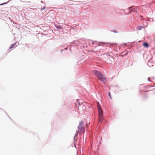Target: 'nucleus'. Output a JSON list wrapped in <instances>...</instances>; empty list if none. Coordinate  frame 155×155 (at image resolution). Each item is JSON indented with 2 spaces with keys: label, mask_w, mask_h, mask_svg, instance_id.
<instances>
[{
  "label": "nucleus",
  "mask_w": 155,
  "mask_h": 155,
  "mask_svg": "<svg viewBox=\"0 0 155 155\" xmlns=\"http://www.w3.org/2000/svg\"><path fill=\"white\" fill-rule=\"evenodd\" d=\"M93 73L99 80H100L102 82L104 81L105 78H104L102 73L97 71H94Z\"/></svg>",
  "instance_id": "obj_1"
},
{
  "label": "nucleus",
  "mask_w": 155,
  "mask_h": 155,
  "mask_svg": "<svg viewBox=\"0 0 155 155\" xmlns=\"http://www.w3.org/2000/svg\"><path fill=\"white\" fill-rule=\"evenodd\" d=\"M83 123L82 122H81L78 127V132L79 133H84L85 131L84 126V125Z\"/></svg>",
  "instance_id": "obj_2"
},
{
  "label": "nucleus",
  "mask_w": 155,
  "mask_h": 155,
  "mask_svg": "<svg viewBox=\"0 0 155 155\" xmlns=\"http://www.w3.org/2000/svg\"><path fill=\"white\" fill-rule=\"evenodd\" d=\"M98 116L99 122H102L104 119L103 115V112H101V113L99 112Z\"/></svg>",
  "instance_id": "obj_3"
},
{
  "label": "nucleus",
  "mask_w": 155,
  "mask_h": 155,
  "mask_svg": "<svg viewBox=\"0 0 155 155\" xmlns=\"http://www.w3.org/2000/svg\"><path fill=\"white\" fill-rule=\"evenodd\" d=\"M97 108L98 110V112H103L102 110L101 109V106L100 105V104L98 102H97Z\"/></svg>",
  "instance_id": "obj_4"
},
{
  "label": "nucleus",
  "mask_w": 155,
  "mask_h": 155,
  "mask_svg": "<svg viewBox=\"0 0 155 155\" xmlns=\"http://www.w3.org/2000/svg\"><path fill=\"white\" fill-rule=\"evenodd\" d=\"M143 46L145 48H147L149 47V45L147 43L145 42L143 44Z\"/></svg>",
  "instance_id": "obj_5"
},
{
  "label": "nucleus",
  "mask_w": 155,
  "mask_h": 155,
  "mask_svg": "<svg viewBox=\"0 0 155 155\" xmlns=\"http://www.w3.org/2000/svg\"><path fill=\"white\" fill-rule=\"evenodd\" d=\"M16 45V43H14V44H12L10 47V49H11L12 48H13L14 47H15V46Z\"/></svg>",
  "instance_id": "obj_6"
},
{
  "label": "nucleus",
  "mask_w": 155,
  "mask_h": 155,
  "mask_svg": "<svg viewBox=\"0 0 155 155\" xmlns=\"http://www.w3.org/2000/svg\"><path fill=\"white\" fill-rule=\"evenodd\" d=\"M143 28V27L141 26H138L137 28V30H140L142 29Z\"/></svg>",
  "instance_id": "obj_7"
},
{
  "label": "nucleus",
  "mask_w": 155,
  "mask_h": 155,
  "mask_svg": "<svg viewBox=\"0 0 155 155\" xmlns=\"http://www.w3.org/2000/svg\"><path fill=\"white\" fill-rule=\"evenodd\" d=\"M108 95H109V96L110 97V99H111L112 98V97H111V95L110 94V92H109V93Z\"/></svg>",
  "instance_id": "obj_8"
},
{
  "label": "nucleus",
  "mask_w": 155,
  "mask_h": 155,
  "mask_svg": "<svg viewBox=\"0 0 155 155\" xmlns=\"http://www.w3.org/2000/svg\"><path fill=\"white\" fill-rule=\"evenodd\" d=\"M21 2H26V0H20Z\"/></svg>",
  "instance_id": "obj_9"
},
{
  "label": "nucleus",
  "mask_w": 155,
  "mask_h": 155,
  "mask_svg": "<svg viewBox=\"0 0 155 155\" xmlns=\"http://www.w3.org/2000/svg\"><path fill=\"white\" fill-rule=\"evenodd\" d=\"M45 8V7L43 8H41V10H44Z\"/></svg>",
  "instance_id": "obj_10"
},
{
  "label": "nucleus",
  "mask_w": 155,
  "mask_h": 155,
  "mask_svg": "<svg viewBox=\"0 0 155 155\" xmlns=\"http://www.w3.org/2000/svg\"><path fill=\"white\" fill-rule=\"evenodd\" d=\"M6 3H4L1 4L0 5H4V4H6Z\"/></svg>",
  "instance_id": "obj_11"
}]
</instances>
